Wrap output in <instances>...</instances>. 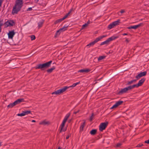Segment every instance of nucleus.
Returning <instances> with one entry per match:
<instances>
[{"mask_svg": "<svg viewBox=\"0 0 149 149\" xmlns=\"http://www.w3.org/2000/svg\"><path fill=\"white\" fill-rule=\"evenodd\" d=\"M23 2L16 0L14 6L13 7L12 14L13 15L17 14L21 10L23 6Z\"/></svg>", "mask_w": 149, "mask_h": 149, "instance_id": "obj_1", "label": "nucleus"}, {"mask_svg": "<svg viewBox=\"0 0 149 149\" xmlns=\"http://www.w3.org/2000/svg\"><path fill=\"white\" fill-rule=\"evenodd\" d=\"M79 83L80 82H79L75 83L73 84L72 85L70 86H66L64 87L63 88H62L52 93V95L55 94L56 95H59L65 91L66 90L69 88L71 87H74Z\"/></svg>", "mask_w": 149, "mask_h": 149, "instance_id": "obj_2", "label": "nucleus"}, {"mask_svg": "<svg viewBox=\"0 0 149 149\" xmlns=\"http://www.w3.org/2000/svg\"><path fill=\"white\" fill-rule=\"evenodd\" d=\"M52 62V61H50L45 63L38 65L36 67V69H41V70H43L49 67Z\"/></svg>", "mask_w": 149, "mask_h": 149, "instance_id": "obj_3", "label": "nucleus"}, {"mask_svg": "<svg viewBox=\"0 0 149 149\" xmlns=\"http://www.w3.org/2000/svg\"><path fill=\"white\" fill-rule=\"evenodd\" d=\"M24 101V99L23 98L18 99L15 101L14 102L9 104L8 106L7 107L8 108H12L15 106L19 104L21 102Z\"/></svg>", "mask_w": 149, "mask_h": 149, "instance_id": "obj_4", "label": "nucleus"}, {"mask_svg": "<svg viewBox=\"0 0 149 149\" xmlns=\"http://www.w3.org/2000/svg\"><path fill=\"white\" fill-rule=\"evenodd\" d=\"M118 38V37L117 36H113L112 37L108 38L106 41L101 42L100 45H102L104 44H107L109 43V42L114 40L117 39Z\"/></svg>", "mask_w": 149, "mask_h": 149, "instance_id": "obj_5", "label": "nucleus"}, {"mask_svg": "<svg viewBox=\"0 0 149 149\" xmlns=\"http://www.w3.org/2000/svg\"><path fill=\"white\" fill-rule=\"evenodd\" d=\"M120 20L118 19L117 20L113 22L108 26V29H110L113 28L114 26L119 24V23L120 22Z\"/></svg>", "mask_w": 149, "mask_h": 149, "instance_id": "obj_6", "label": "nucleus"}, {"mask_svg": "<svg viewBox=\"0 0 149 149\" xmlns=\"http://www.w3.org/2000/svg\"><path fill=\"white\" fill-rule=\"evenodd\" d=\"M133 89L132 86H130L128 87L125 88L123 89H122L120 90L119 91V93L120 94H123L126 93L128 91L131 90Z\"/></svg>", "mask_w": 149, "mask_h": 149, "instance_id": "obj_7", "label": "nucleus"}, {"mask_svg": "<svg viewBox=\"0 0 149 149\" xmlns=\"http://www.w3.org/2000/svg\"><path fill=\"white\" fill-rule=\"evenodd\" d=\"M108 124V122L102 123L99 126V129L100 131H102L105 129Z\"/></svg>", "mask_w": 149, "mask_h": 149, "instance_id": "obj_8", "label": "nucleus"}, {"mask_svg": "<svg viewBox=\"0 0 149 149\" xmlns=\"http://www.w3.org/2000/svg\"><path fill=\"white\" fill-rule=\"evenodd\" d=\"M145 80V78H143L141 79L140 80L138 83L137 84H134L132 85V87L134 88L135 87L137 88L139 86H141L143 83L144 82Z\"/></svg>", "mask_w": 149, "mask_h": 149, "instance_id": "obj_9", "label": "nucleus"}, {"mask_svg": "<svg viewBox=\"0 0 149 149\" xmlns=\"http://www.w3.org/2000/svg\"><path fill=\"white\" fill-rule=\"evenodd\" d=\"M15 33L14 30L9 31L8 33V38L9 39H12Z\"/></svg>", "mask_w": 149, "mask_h": 149, "instance_id": "obj_10", "label": "nucleus"}, {"mask_svg": "<svg viewBox=\"0 0 149 149\" xmlns=\"http://www.w3.org/2000/svg\"><path fill=\"white\" fill-rule=\"evenodd\" d=\"M123 101H118L116 102V103L111 108V109H113L116 108L118 106L121 105L123 103Z\"/></svg>", "mask_w": 149, "mask_h": 149, "instance_id": "obj_11", "label": "nucleus"}, {"mask_svg": "<svg viewBox=\"0 0 149 149\" xmlns=\"http://www.w3.org/2000/svg\"><path fill=\"white\" fill-rule=\"evenodd\" d=\"M143 25V24L142 23H140V24L137 25H135L133 26H130L129 27H127V29H136L137 28L142 26Z\"/></svg>", "mask_w": 149, "mask_h": 149, "instance_id": "obj_12", "label": "nucleus"}, {"mask_svg": "<svg viewBox=\"0 0 149 149\" xmlns=\"http://www.w3.org/2000/svg\"><path fill=\"white\" fill-rule=\"evenodd\" d=\"M147 72H141L139 74H138L136 77V78L137 79H138L140 77L145 76Z\"/></svg>", "mask_w": 149, "mask_h": 149, "instance_id": "obj_13", "label": "nucleus"}, {"mask_svg": "<svg viewBox=\"0 0 149 149\" xmlns=\"http://www.w3.org/2000/svg\"><path fill=\"white\" fill-rule=\"evenodd\" d=\"M106 35H103L101 36H100V37H99L97 38L94 41H93L94 42L95 44L98 41H100L101 39H102L106 37Z\"/></svg>", "mask_w": 149, "mask_h": 149, "instance_id": "obj_14", "label": "nucleus"}, {"mask_svg": "<svg viewBox=\"0 0 149 149\" xmlns=\"http://www.w3.org/2000/svg\"><path fill=\"white\" fill-rule=\"evenodd\" d=\"M66 122V121L63 120V122L61 125V130H60V132H61L62 131H65L66 130L63 129V128L65 126V124Z\"/></svg>", "mask_w": 149, "mask_h": 149, "instance_id": "obj_15", "label": "nucleus"}, {"mask_svg": "<svg viewBox=\"0 0 149 149\" xmlns=\"http://www.w3.org/2000/svg\"><path fill=\"white\" fill-rule=\"evenodd\" d=\"M90 71V70L88 69H81L79 71H78L79 72H86V73H87L88 72H89Z\"/></svg>", "mask_w": 149, "mask_h": 149, "instance_id": "obj_16", "label": "nucleus"}, {"mask_svg": "<svg viewBox=\"0 0 149 149\" xmlns=\"http://www.w3.org/2000/svg\"><path fill=\"white\" fill-rule=\"evenodd\" d=\"M68 26L66 25H65L63 28L60 29L59 30L60 31H64L67 30Z\"/></svg>", "mask_w": 149, "mask_h": 149, "instance_id": "obj_17", "label": "nucleus"}, {"mask_svg": "<svg viewBox=\"0 0 149 149\" xmlns=\"http://www.w3.org/2000/svg\"><path fill=\"white\" fill-rule=\"evenodd\" d=\"M9 26H12L14 25L15 24V22L13 20H10L9 21H8Z\"/></svg>", "mask_w": 149, "mask_h": 149, "instance_id": "obj_18", "label": "nucleus"}, {"mask_svg": "<svg viewBox=\"0 0 149 149\" xmlns=\"http://www.w3.org/2000/svg\"><path fill=\"white\" fill-rule=\"evenodd\" d=\"M44 23V21L42 20L39 22L38 23V28H40L43 25V24Z\"/></svg>", "mask_w": 149, "mask_h": 149, "instance_id": "obj_19", "label": "nucleus"}, {"mask_svg": "<svg viewBox=\"0 0 149 149\" xmlns=\"http://www.w3.org/2000/svg\"><path fill=\"white\" fill-rule=\"evenodd\" d=\"M97 130L96 129L92 130L90 132V134L92 135H95L97 132Z\"/></svg>", "mask_w": 149, "mask_h": 149, "instance_id": "obj_20", "label": "nucleus"}, {"mask_svg": "<svg viewBox=\"0 0 149 149\" xmlns=\"http://www.w3.org/2000/svg\"><path fill=\"white\" fill-rule=\"evenodd\" d=\"M85 122H84L82 123L81 124V125L80 127V131H83V128L85 126Z\"/></svg>", "mask_w": 149, "mask_h": 149, "instance_id": "obj_21", "label": "nucleus"}, {"mask_svg": "<svg viewBox=\"0 0 149 149\" xmlns=\"http://www.w3.org/2000/svg\"><path fill=\"white\" fill-rule=\"evenodd\" d=\"M55 68V67L53 66L51 68L47 70V72L49 73H50L52 72L53 70H54Z\"/></svg>", "mask_w": 149, "mask_h": 149, "instance_id": "obj_22", "label": "nucleus"}, {"mask_svg": "<svg viewBox=\"0 0 149 149\" xmlns=\"http://www.w3.org/2000/svg\"><path fill=\"white\" fill-rule=\"evenodd\" d=\"M70 115V113H67L65 116L63 120H65V121H67V120L69 117Z\"/></svg>", "mask_w": 149, "mask_h": 149, "instance_id": "obj_23", "label": "nucleus"}, {"mask_svg": "<svg viewBox=\"0 0 149 149\" xmlns=\"http://www.w3.org/2000/svg\"><path fill=\"white\" fill-rule=\"evenodd\" d=\"M23 112L24 116L26 115H28V114L31 113V111H23Z\"/></svg>", "mask_w": 149, "mask_h": 149, "instance_id": "obj_24", "label": "nucleus"}, {"mask_svg": "<svg viewBox=\"0 0 149 149\" xmlns=\"http://www.w3.org/2000/svg\"><path fill=\"white\" fill-rule=\"evenodd\" d=\"M49 123L48 122H46L45 120H44L42 122H40V125H46L48 124Z\"/></svg>", "mask_w": 149, "mask_h": 149, "instance_id": "obj_25", "label": "nucleus"}, {"mask_svg": "<svg viewBox=\"0 0 149 149\" xmlns=\"http://www.w3.org/2000/svg\"><path fill=\"white\" fill-rule=\"evenodd\" d=\"M63 21L61 18L55 21L54 24H56L62 21Z\"/></svg>", "mask_w": 149, "mask_h": 149, "instance_id": "obj_26", "label": "nucleus"}, {"mask_svg": "<svg viewBox=\"0 0 149 149\" xmlns=\"http://www.w3.org/2000/svg\"><path fill=\"white\" fill-rule=\"evenodd\" d=\"M105 56H101L98 58V60L99 61L102 60L105 58Z\"/></svg>", "mask_w": 149, "mask_h": 149, "instance_id": "obj_27", "label": "nucleus"}, {"mask_svg": "<svg viewBox=\"0 0 149 149\" xmlns=\"http://www.w3.org/2000/svg\"><path fill=\"white\" fill-rule=\"evenodd\" d=\"M69 15V13H68L66 15H65L64 17H63L62 18H61V19L63 20L64 19H65Z\"/></svg>", "mask_w": 149, "mask_h": 149, "instance_id": "obj_28", "label": "nucleus"}, {"mask_svg": "<svg viewBox=\"0 0 149 149\" xmlns=\"http://www.w3.org/2000/svg\"><path fill=\"white\" fill-rule=\"evenodd\" d=\"M69 15V13H68L66 15H65L64 17H63L62 18H61V19L63 20L64 19H65Z\"/></svg>", "mask_w": 149, "mask_h": 149, "instance_id": "obj_29", "label": "nucleus"}, {"mask_svg": "<svg viewBox=\"0 0 149 149\" xmlns=\"http://www.w3.org/2000/svg\"><path fill=\"white\" fill-rule=\"evenodd\" d=\"M95 44L94 42L93 41L87 45V47H89L91 46L94 45Z\"/></svg>", "mask_w": 149, "mask_h": 149, "instance_id": "obj_30", "label": "nucleus"}, {"mask_svg": "<svg viewBox=\"0 0 149 149\" xmlns=\"http://www.w3.org/2000/svg\"><path fill=\"white\" fill-rule=\"evenodd\" d=\"M31 39V40H34L35 39L36 37L34 35H31L30 36Z\"/></svg>", "mask_w": 149, "mask_h": 149, "instance_id": "obj_31", "label": "nucleus"}, {"mask_svg": "<svg viewBox=\"0 0 149 149\" xmlns=\"http://www.w3.org/2000/svg\"><path fill=\"white\" fill-rule=\"evenodd\" d=\"M8 23H9L8 21L5 23L4 25L6 27H7L8 26H9V24H8Z\"/></svg>", "mask_w": 149, "mask_h": 149, "instance_id": "obj_32", "label": "nucleus"}, {"mask_svg": "<svg viewBox=\"0 0 149 149\" xmlns=\"http://www.w3.org/2000/svg\"><path fill=\"white\" fill-rule=\"evenodd\" d=\"M133 83L132 80L131 81H128L127 82V84H126V85H130Z\"/></svg>", "mask_w": 149, "mask_h": 149, "instance_id": "obj_33", "label": "nucleus"}, {"mask_svg": "<svg viewBox=\"0 0 149 149\" xmlns=\"http://www.w3.org/2000/svg\"><path fill=\"white\" fill-rule=\"evenodd\" d=\"M60 31V30H58L56 31V35H55V37H56V36H59V34H60L59 32Z\"/></svg>", "mask_w": 149, "mask_h": 149, "instance_id": "obj_34", "label": "nucleus"}, {"mask_svg": "<svg viewBox=\"0 0 149 149\" xmlns=\"http://www.w3.org/2000/svg\"><path fill=\"white\" fill-rule=\"evenodd\" d=\"M94 117V114L92 113L91 116L90 117V120L91 121Z\"/></svg>", "mask_w": 149, "mask_h": 149, "instance_id": "obj_35", "label": "nucleus"}, {"mask_svg": "<svg viewBox=\"0 0 149 149\" xmlns=\"http://www.w3.org/2000/svg\"><path fill=\"white\" fill-rule=\"evenodd\" d=\"M17 115L18 116H24L23 112H22L21 113H18V114H17Z\"/></svg>", "mask_w": 149, "mask_h": 149, "instance_id": "obj_36", "label": "nucleus"}, {"mask_svg": "<svg viewBox=\"0 0 149 149\" xmlns=\"http://www.w3.org/2000/svg\"><path fill=\"white\" fill-rule=\"evenodd\" d=\"M87 26V24L85 23V24L82 25V29H84Z\"/></svg>", "mask_w": 149, "mask_h": 149, "instance_id": "obj_37", "label": "nucleus"}, {"mask_svg": "<svg viewBox=\"0 0 149 149\" xmlns=\"http://www.w3.org/2000/svg\"><path fill=\"white\" fill-rule=\"evenodd\" d=\"M122 145L121 143H118L116 145V147H119Z\"/></svg>", "mask_w": 149, "mask_h": 149, "instance_id": "obj_38", "label": "nucleus"}, {"mask_svg": "<svg viewBox=\"0 0 149 149\" xmlns=\"http://www.w3.org/2000/svg\"><path fill=\"white\" fill-rule=\"evenodd\" d=\"M32 10V8L30 7L29 8L27 9V11H31Z\"/></svg>", "mask_w": 149, "mask_h": 149, "instance_id": "obj_39", "label": "nucleus"}, {"mask_svg": "<svg viewBox=\"0 0 149 149\" xmlns=\"http://www.w3.org/2000/svg\"><path fill=\"white\" fill-rule=\"evenodd\" d=\"M143 146V145L142 144H139L137 145L136 146V147H141Z\"/></svg>", "mask_w": 149, "mask_h": 149, "instance_id": "obj_40", "label": "nucleus"}, {"mask_svg": "<svg viewBox=\"0 0 149 149\" xmlns=\"http://www.w3.org/2000/svg\"><path fill=\"white\" fill-rule=\"evenodd\" d=\"M144 143H145L149 144V139L148 140L145 141Z\"/></svg>", "mask_w": 149, "mask_h": 149, "instance_id": "obj_41", "label": "nucleus"}, {"mask_svg": "<svg viewBox=\"0 0 149 149\" xmlns=\"http://www.w3.org/2000/svg\"><path fill=\"white\" fill-rule=\"evenodd\" d=\"M3 0H0V7L1 6Z\"/></svg>", "mask_w": 149, "mask_h": 149, "instance_id": "obj_42", "label": "nucleus"}, {"mask_svg": "<svg viewBox=\"0 0 149 149\" xmlns=\"http://www.w3.org/2000/svg\"><path fill=\"white\" fill-rule=\"evenodd\" d=\"M79 110H78V111H74V113L75 114H77V113H78L79 112Z\"/></svg>", "mask_w": 149, "mask_h": 149, "instance_id": "obj_43", "label": "nucleus"}, {"mask_svg": "<svg viewBox=\"0 0 149 149\" xmlns=\"http://www.w3.org/2000/svg\"><path fill=\"white\" fill-rule=\"evenodd\" d=\"M120 12L121 13H124L125 12V11L123 10H121Z\"/></svg>", "mask_w": 149, "mask_h": 149, "instance_id": "obj_44", "label": "nucleus"}, {"mask_svg": "<svg viewBox=\"0 0 149 149\" xmlns=\"http://www.w3.org/2000/svg\"><path fill=\"white\" fill-rule=\"evenodd\" d=\"M125 41L126 42H127V43H128L130 41V40H128L127 39H126L125 40Z\"/></svg>", "mask_w": 149, "mask_h": 149, "instance_id": "obj_45", "label": "nucleus"}, {"mask_svg": "<svg viewBox=\"0 0 149 149\" xmlns=\"http://www.w3.org/2000/svg\"><path fill=\"white\" fill-rule=\"evenodd\" d=\"M73 9L72 8L70 10V11L68 13H69V14H70V13L72 11Z\"/></svg>", "mask_w": 149, "mask_h": 149, "instance_id": "obj_46", "label": "nucleus"}, {"mask_svg": "<svg viewBox=\"0 0 149 149\" xmlns=\"http://www.w3.org/2000/svg\"><path fill=\"white\" fill-rule=\"evenodd\" d=\"M132 81H133V83H135L136 81V79H134V80H132Z\"/></svg>", "mask_w": 149, "mask_h": 149, "instance_id": "obj_47", "label": "nucleus"}, {"mask_svg": "<svg viewBox=\"0 0 149 149\" xmlns=\"http://www.w3.org/2000/svg\"><path fill=\"white\" fill-rule=\"evenodd\" d=\"M69 136L68 135L66 136V139H68L69 138Z\"/></svg>", "mask_w": 149, "mask_h": 149, "instance_id": "obj_48", "label": "nucleus"}, {"mask_svg": "<svg viewBox=\"0 0 149 149\" xmlns=\"http://www.w3.org/2000/svg\"><path fill=\"white\" fill-rule=\"evenodd\" d=\"M127 33H124L123 34V36H125V35H127Z\"/></svg>", "mask_w": 149, "mask_h": 149, "instance_id": "obj_49", "label": "nucleus"}, {"mask_svg": "<svg viewBox=\"0 0 149 149\" xmlns=\"http://www.w3.org/2000/svg\"><path fill=\"white\" fill-rule=\"evenodd\" d=\"M90 23V21H88L86 24H87V25Z\"/></svg>", "mask_w": 149, "mask_h": 149, "instance_id": "obj_50", "label": "nucleus"}, {"mask_svg": "<svg viewBox=\"0 0 149 149\" xmlns=\"http://www.w3.org/2000/svg\"><path fill=\"white\" fill-rule=\"evenodd\" d=\"M32 122H36V121L34 120H32Z\"/></svg>", "mask_w": 149, "mask_h": 149, "instance_id": "obj_51", "label": "nucleus"}, {"mask_svg": "<svg viewBox=\"0 0 149 149\" xmlns=\"http://www.w3.org/2000/svg\"><path fill=\"white\" fill-rule=\"evenodd\" d=\"M71 121V120H69L68 121L69 123H70Z\"/></svg>", "mask_w": 149, "mask_h": 149, "instance_id": "obj_52", "label": "nucleus"}, {"mask_svg": "<svg viewBox=\"0 0 149 149\" xmlns=\"http://www.w3.org/2000/svg\"><path fill=\"white\" fill-rule=\"evenodd\" d=\"M140 21H142V19H140L139 20Z\"/></svg>", "mask_w": 149, "mask_h": 149, "instance_id": "obj_53", "label": "nucleus"}, {"mask_svg": "<svg viewBox=\"0 0 149 149\" xmlns=\"http://www.w3.org/2000/svg\"><path fill=\"white\" fill-rule=\"evenodd\" d=\"M58 149H60V147H58Z\"/></svg>", "mask_w": 149, "mask_h": 149, "instance_id": "obj_54", "label": "nucleus"}, {"mask_svg": "<svg viewBox=\"0 0 149 149\" xmlns=\"http://www.w3.org/2000/svg\"><path fill=\"white\" fill-rule=\"evenodd\" d=\"M1 143L0 142V146H1Z\"/></svg>", "mask_w": 149, "mask_h": 149, "instance_id": "obj_55", "label": "nucleus"}, {"mask_svg": "<svg viewBox=\"0 0 149 149\" xmlns=\"http://www.w3.org/2000/svg\"><path fill=\"white\" fill-rule=\"evenodd\" d=\"M38 0H36V1H37V2H38Z\"/></svg>", "mask_w": 149, "mask_h": 149, "instance_id": "obj_56", "label": "nucleus"}]
</instances>
